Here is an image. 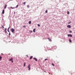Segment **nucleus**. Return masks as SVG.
Wrapping results in <instances>:
<instances>
[{"mask_svg": "<svg viewBox=\"0 0 75 75\" xmlns=\"http://www.w3.org/2000/svg\"><path fill=\"white\" fill-rule=\"evenodd\" d=\"M8 61H11L12 63H13V62H14V61H13V58H11L9 59Z\"/></svg>", "mask_w": 75, "mask_h": 75, "instance_id": "1", "label": "nucleus"}, {"mask_svg": "<svg viewBox=\"0 0 75 75\" xmlns=\"http://www.w3.org/2000/svg\"><path fill=\"white\" fill-rule=\"evenodd\" d=\"M11 31L12 33H14L15 31V30H14V29L13 28H11Z\"/></svg>", "mask_w": 75, "mask_h": 75, "instance_id": "2", "label": "nucleus"}, {"mask_svg": "<svg viewBox=\"0 0 75 75\" xmlns=\"http://www.w3.org/2000/svg\"><path fill=\"white\" fill-rule=\"evenodd\" d=\"M57 48V46H53L52 48V50H54V49H56Z\"/></svg>", "mask_w": 75, "mask_h": 75, "instance_id": "3", "label": "nucleus"}, {"mask_svg": "<svg viewBox=\"0 0 75 75\" xmlns=\"http://www.w3.org/2000/svg\"><path fill=\"white\" fill-rule=\"evenodd\" d=\"M30 66L31 65H30V64H29L28 66L29 71H30V69H31V68H30Z\"/></svg>", "mask_w": 75, "mask_h": 75, "instance_id": "4", "label": "nucleus"}, {"mask_svg": "<svg viewBox=\"0 0 75 75\" xmlns=\"http://www.w3.org/2000/svg\"><path fill=\"white\" fill-rule=\"evenodd\" d=\"M68 37H72V35L71 34H69L67 35Z\"/></svg>", "mask_w": 75, "mask_h": 75, "instance_id": "5", "label": "nucleus"}, {"mask_svg": "<svg viewBox=\"0 0 75 75\" xmlns=\"http://www.w3.org/2000/svg\"><path fill=\"white\" fill-rule=\"evenodd\" d=\"M67 27L68 28H71V25H67Z\"/></svg>", "mask_w": 75, "mask_h": 75, "instance_id": "6", "label": "nucleus"}, {"mask_svg": "<svg viewBox=\"0 0 75 75\" xmlns=\"http://www.w3.org/2000/svg\"><path fill=\"white\" fill-rule=\"evenodd\" d=\"M7 29L6 28H5V33H7V34H8V33L7 32Z\"/></svg>", "mask_w": 75, "mask_h": 75, "instance_id": "7", "label": "nucleus"}, {"mask_svg": "<svg viewBox=\"0 0 75 75\" xmlns=\"http://www.w3.org/2000/svg\"><path fill=\"white\" fill-rule=\"evenodd\" d=\"M33 59H34V60H35V61L37 62V61H38V59H37L36 58H33Z\"/></svg>", "mask_w": 75, "mask_h": 75, "instance_id": "8", "label": "nucleus"}, {"mask_svg": "<svg viewBox=\"0 0 75 75\" xmlns=\"http://www.w3.org/2000/svg\"><path fill=\"white\" fill-rule=\"evenodd\" d=\"M7 5L5 4V6L4 7V9H6V8L7 7Z\"/></svg>", "mask_w": 75, "mask_h": 75, "instance_id": "9", "label": "nucleus"}, {"mask_svg": "<svg viewBox=\"0 0 75 75\" xmlns=\"http://www.w3.org/2000/svg\"><path fill=\"white\" fill-rule=\"evenodd\" d=\"M4 9H3L2 11V14H4Z\"/></svg>", "mask_w": 75, "mask_h": 75, "instance_id": "10", "label": "nucleus"}, {"mask_svg": "<svg viewBox=\"0 0 75 75\" xmlns=\"http://www.w3.org/2000/svg\"><path fill=\"white\" fill-rule=\"evenodd\" d=\"M33 58V56H31L30 57V59H32V58Z\"/></svg>", "mask_w": 75, "mask_h": 75, "instance_id": "11", "label": "nucleus"}, {"mask_svg": "<svg viewBox=\"0 0 75 75\" xmlns=\"http://www.w3.org/2000/svg\"><path fill=\"white\" fill-rule=\"evenodd\" d=\"M48 40H49V41H50V42H51L52 40H51L50 39V38H48Z\"/></svg>", "mask_w": 75, "mask_h": 75, "instance_id": "12", "label": "nucleus"}, {"mask_svg": "<svg viewBox=\"0 0 75 75\" xmlns=\"http://www.w3.org/2000/svg\"><path fill=\"white\" fill-rule=\"evenodd\" d=\"M28 23L29 24H31V21H29Z\"/></svg>", "mask_w": 75, "mask_h": 75, "instance_id": "13", "label": "nucleus"}, {"mask_svg": "<svg viewBox=\"0 0 75 75\" xmlns=\"http://www.w3.org/2000/svg\"><path fill=\"white\" fill-rule=\"evenodd\" d=\"M69 42H72V41L70 39H69Z\"/></svg>", "mask_w": 75, "mask_h": 75, "instance_id": "14", "label": "nucleus"}, {"mask_svg": "<svg viewBox=\"0 0 75 75\" xmlns=\"http://www.w3.org/2000/svg\"><path fill=\"white\" fill-rule=\"evenodd\" d=\"M35 28L33 29V32L34 33H35Z\"/></svg>", "mask_w": 75, "mask_h": 75, "instance_id": "15", "label": "nucleus"}, {"mask_svg": "<svg viewBox=\"0 0 75 75\" xmlns=\"http://www.w3.org/2000/svg\"><path fill=\"white\" fill-rule=\"evenodd\" d=\"M11 8H12V9H14V8H15L16 7H11Z\"/></svg>", "mask_w": 75, "mask_h": 75, "instance_id": "16", "label": "nucleus"}, {"mask_svg": "<svg viewBox=\"0 0 75 75\" xmlns=\"http://www.w3.org/2000/svg\"><path fill=\"white\" fill-rule=\"evenodd\" d=\"M25 66V62L24 63L23 67H24Z\"/></svg>", "mask_w": 75, "mask_h": 75, "instance_id": "17", "label": "nucleus"}, {"mask_svg": "<svg viewBox=\"0 0 75 75\" xmlns=\"http://www.w3.org/2000/svg\"><path fill=\"white\" fill-rule=\"evenodd\" d=\"M47 12H48V10H46L45 11V13H47Z\"/></svg>", "mask_w": 75, "mask_h": 75, "instance_id": "18", "label": "nucleus"}, {"mask_svg": "<svg viewBox=\"0 0 75 75\" xmlns=\"http://www.w3.org/2000/svg\"><path fill=\"white\" fill-rule=\"evenodd\" d=\"M18 5H17L16 6V8H18Z\"/></svg>", "mask_w": 75, "mask_h": 75, "instance_id": "19", "label": "nucleus"}, {"mask_svg": "<svg viewBox=\"0 0 75 75\" xmlns=\"http://www.w3.org/2000/svg\"><path fill=\"white\" fill-rule=\"evenodd\" d=\"M72 23L71 21H70L68 23V24H70V23Z\"/></svg>", "mask_w": 75, "mask_h": 75, "instance_id": "20", "label": "nucleus"}, {"mask_svg": "<svg viewBox=\"0 0 75 75\" xmlns=\"http://www.w3.org/2000/svg\"><path fill=\"white\" fill-rule=\"evenodd\" d=\"M2 59V57L1 56H0V60H1Z\"/></svg>", "mask_w": 75, "mask_h": 75, "instance_id": "21", "label": "nucleus"}, {"mask_svg": "<svg viewBox=\"0 0 75 75\" xmlns=\"http://www.w3.org/2000/svg\"><path fill=\"white\" fill-rule=\"evenodd\" d=\"M38 27H40V25L39 24H38Z\"/></svg>", "mask_w": 75, "mask_h": 75, "instance_id": "22", "label": "nucleus"}, {"mask_svg": "<svg viewBox=\"0 0 75 75\" xmlns=\"http://www.w3.org/2000/svg\"><path fill=\"white\" fill-rule=\"evenodd\" d=\"M67 14H69V11H67Z\"/></svg>", "mask_w": 75, "mask_h": 75, "instance_id": "23", "label": "nucleus"}, {"mask_svg": "<svg viewBox=\"0 0 75 75\" xmlns=\"http://www.w3.org/2000/svg\"><path fill=\"white\" fill-rule=\"evenodd\" d=\"M32 32H33V31H32V30H30V33H31Z\"/></svg>", "mask_w": 75, "mask_h": 75, "instance_id": "24", "label": "nucleus"}, {"mask_svg": "<svg viewBox=\"0 0 75 75\" xmlns=\"http://www.w3.org/2000/svg\"><path fill=\"white\" fill-rule=\"evenodd\" d=\"M23 4H24V5H25V2H24L23 3Z\"/></svg>", "mask_w": 75, "mask_h": 75, "instance_id": "25", "label": "nucleus"}, {"mask_svg": "<svg viewBox=\"0 0 75 75\" xmlns=\"http://www.w3.org/2000/svg\"><path fill=\"white\" fill-rule=\"evenodd\" d=\"M69 33H72V31L70 30L69 31Z\"/></svg>", "mask_w": 75, "mask_h": 75, "instance_id": "26", "label": "nucleus"}, {"mask_svg": "<svg viewBox=\"0 0 75 75\" xmlns=\"http://www.w3.org/2000/svg\"><path fill=\"white\" fill-rule=\"evenodd\" d=\"M7 31L8 33H10V31H9V29H7Z\"/></svg>", "mask_w": 75, "mask_h": 75, "instance_id": "27", "label": "nucleus"}, {"mask_svg": "<svg viewBox=\"0 0 75 75\" xmlns=\"http://www.w3.org/2000/svg\"><path fill=\"white\" fill-rule=\"evenodd\" d=\"M48 59H45L44 60L45 61H47V60Z\"/></svg>", "mask_w": 75, "mask_h": 75, "instance_id": "28", "label": "nucleus"}, {"mask_svg": "<svg viewBox=\"0 0 75 75\" xmlns=\"http://www.w3.org/2000/svg\"><path fill=\"white\" fill-rule=\"evenodd\" d=\"M27 7H28V8H30V6H29V5H28L27 6Z\"/></svg>", "mask_w": 75, "mask_h": 75, "instance_id": "29", "label": "nucleus"}, {"mask_svg": "<svg viewBox=\"0 0 75 75\" xmlns=\"http://www.w3.org/2000/svg\"><path fill=\"white\" fill-rule=\"evenodd\" d=\"M26 27L25 26V25H24L23 26V28H25V27Z\"/></svg>", "mask_w": 75, "mask_h": 75, "instance_id": "30", "label": "nucleus"}, {"mask_svg": "<svg viewBox=\"0 0 75 75\" xmlns=\"http://www.w3.org/2000/svg\"><path fill=\"white\" fill-rule=\"evenodd\" d=\"M52 66H54V64L52 63Z\"/></svg>", "mask_w": 75, "mask_h": 75, "instance_id": "31", "label": "nucleus"}, {"mask_svg": "<svg viewBox=\"0 0 75 75\" xmlns=\"http://www.w3.org/2000/svg\"><path fill=\"white\" fill-rule=\"evenodd\" d=\"M2 28H4V26H3V25L2 26Z\"/></svg>", "mask_w": 75, "mask_h": 75, "instance_id": "32", "label": "nucleus"}, {"mask_svg": "<svg viewBox=\"0 0 75 75\" xmlns=\"http://www.w3.org/2000/svg\"><path fill=\"white\" fill-rule=\"evenodd\" d=\"M9 35H11V33H9V34H8Z\"/></svg>", "mask_w": 75, "mask_h": 75, "instance_id": "33", "label": "nucleus"}, {"mask_svg": "<svg viewBox=\"0 0 75 75\" xmlns=\"http://www.w3.org/2000/svg\"><path fill=\"white\" fill-rule=\"evenodd\" d=\"M10 26L8 28V30H9V29H10Z\"/></svg>", "mask_w": 75, "mask_h": 75, "instance_id": "34", "label": "nucleus"}, {"mask_svg": "<svg viewBox=\"0 0 75 75\" xmlns=\"http://www.w3.org/2000/svg\"><path fill=\"white\" fill-rule=\"evenodd\" d=\"M26 57H28V55H26Z\"/></svg>", "mask_w": 75, "mask_h": 75, "instance_id": "35", "label": "nucleus"}, {"mask_svg": "<svg viewBox=\"0 0 75 75\" xmlns=\"http://www.w3.org/2000/svg\"><path fill=\"white\" fill-rule=\"evenodd\" d=\"M1 55H4V54H3V53H1Z\"/></svg>", "mask_w": 75, "mask_h": 75, "instance_id": "36", "label": "nucleus"}, {"mask_svg": "<svg viewBox=\"0 0 75 75\" xmlns=\"http://www.w3.org/2000/svg\"><path fill=\"white\" fill-rule=\"evenodd\" d=\"M11 8L10 9H10H9L10 11H11Z\"/></svg>", "mask_w": 75, "mask_h": 75, "instance_id": "37", "label": "nucleus"}, {"mask_svg": "<svg viewBox=\"0 0 75 75\" xmlns=\"http://www.w3.org/2000/svg\"><path fill=\"white\" fill-rule=\"evenodd\" d=\"M14 14H16V12H14Z\"/></svg>", "mask_w": 75, "mask_h": 75, "instance_id": "38", "label": "nucleus"}]
</instances>
